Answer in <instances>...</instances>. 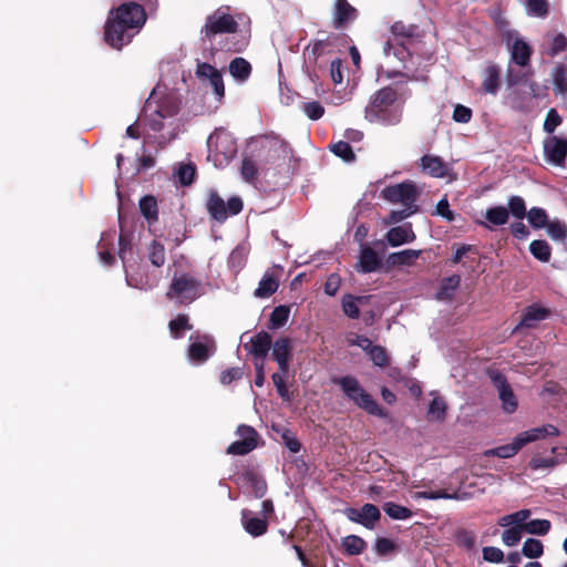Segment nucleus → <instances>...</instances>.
Returning <instances> with one entry per match:
<instances>
[{
	"label": "nucleus",
	"mask_w": 567,
	"mask_h": 567,
	"mask_svg": "<svg viewBox=\"0 0 567 567\" xmlns=\"http://www.w3.org/2000/svg\"><path fill=\"white\" fill-rule=\"evenodd\" d=\"M279 287L278 279L269 272H266L259 281L258 288L254 295L257 298H269L272 296Z\"/></svg>",
	"instance_id": "c756f323"
},
{
	"label": "nucleus",
	"mask_w": 567,
	"mask_h": 567,
	"mask_svg": "<svg viewBox=\"0 0 567 567\" xmlns=\"http://www.w3.org/2000/svg\"><path fill=\"white\" fill-rule=\"evenodd\" d=\"M358 10L348 0H336L332 10V24L336 30L346 29L357 20Z\"/></svg>",
	"instance_id": "f3484780"
},
{
	"label": "nucleus",
	"mask_w": 567,
	"mask_h": 567,
	"mask_svg": "<svg viewBox=\"0 0 567 567\" xmlns=\"http://www.w3.org/2000/svg\"><path fill=\"white\" fill-rule=\"evenodd\" d=\"M336 383L341 388L346 396L360 409L374 416H386L385 410L361 386L357 378L352 375L341 377L336 380Z\"/></svg>",
	"instance_id": "0eeeda50"
},
{
	"label": "nucleus",
	"mask_w": 567,
	"mask_h": 567,
	"mask_svg": "<svg viewBox=\"0 0 567 567\" xmlns=\"http://www.w3.org/2000/svg\"><path fill=\"white\" fill-rule=\"evenodd\" d=\"M527 218L530 225L536 229L546 227L549 221L546 210L540 207L530 208L527 213Z\"/></svg>",
	"instance_id": "49530a36"
},
{
	"label": "nucleus",
	"mask_w": 567,
	"mask_h": 567,
	"mask_svg": "<svg viewBox=\"0 0 567 567\" xmlns=\"http://www.w3.org/2000/svg\"><path fill=\"white\" fill-rule=\"evenodd\" d=\"M244 208V202L239 196H231L225 202L216 190H210L206 200V209L209 216L224 223L228 217L238 215Z\"/></svg>",
	"instance_id": "9d476101"
},
{
	"label": "nucleus",
	"mask_w": 567,
	"mask_h": 567,
	"mask_svg": "<svg viewBox=\"0 0 567 567\" xmlns=\"http://www.w3.org/2000/svg\"><path fill=\"white\" fill-rule=\"evenodd\" d=\"M508 212L517 219H523L526 214L525 200L520 196H512L508 198Z\"/></svg>",
	"instance_id": "5fc2aeb1"
},
{
	"label": "nucleus",
	"mask_w": 567,
	"mask_h": 567,
	"mask_svg": "<svg viewBox=\"0 0 567 567\" xmlns=\"http://www.w3.org/2000/svg\"><path fill=\"white\" fill-rule=\"evenodd\" d=\"M374 548L379 556H388L395 550V544L386 537H379L375 540Z\"/></svg>",
	"instance_id": "69168bd1"
},
{
	"label": "nucleus",
	"mask_w": 567,
	"mask_h": 567,
	"mask_svg": "<svg viewBox=\"0 0 567 567\" xmlns=\"http://www.w3.org/2000/svg\"><path fill=\"white\" fill-rule=\"evenodd\" d=\"M228 69L230 75L239 82L248 80L252 71L251 64L244 58L233 59Z\"/></svg>",
	"instance_id": "a878e982"
},
{
	"label": "nucleus",
	"mask_w": 567,
	"mask_h": 567,
	"mask_svg": "<svg viewBox=\"0 0 567 567\" xmlns=\"http://www.w3.org/2000/svg\"><path fill=\"white\" fill-rule=\"evenodd\" d=\"M359 270L364 274L373 272L381 267L379 255L370 246H362L359 257Z\"/></svg>",
	"instance_id": "b1692460"
},
{
	"label": "nucleus",
	"mask_w": 567,
	"mask_h": 567,
	"mask_svg": "<svg viewBox=\"0 0 567 567\" xmlns=\"http://www.w3.org/2000/svg\"><path fill=\"white\" fill-rule=\"evenodd\" d=\"M551 524L548 519H532L523 528L524 532L532 535L544 536L550 530Z\"/></svg>",
	"instance_id": "37998d69"
},
{
	"label": "nucleus",
	"mask_w": 567,
	"mask_h": 567,
	"mask_svg": "<svg viewBox=\"0 0 567 567\" xmlns=\"http://www.w3.org/2000/svg\"><path fill=\"white\" fill-rule=\"evenodd\" d=\"M203 295V284L190 274L174 276L166 291V298L177 305H190Z\"/></svg>",
	"instance_id": "1a4fd4ad"
},
{
	"label": "nucleus",
	"mask_w": 567,
	"mask_h": 567,
	"mask_svg": "<svg viewBox=\"0 0 567 567\" xmlns=\"http://www.w3.org/2000/svg\"><path fill=\"white\" fill-rule=\"evenodd\" d=\"M491 379L498 390L503 411L508 414L514 413L517 410L518 402L506 377L501 372H493Z\"/></svg>",
	"instance_id": "4468645a"
},
{
	"label": "nucleus",
	"mask_w": 567,
	"mask_h": 567,
	"mask_svg": "<svg viewBox=\"0 0 567 567\" xmlns=\"http://www.w3.org/2000/svg\"><path fill=\"white\" fill-rule=\"evenodd\" d=\"M446 403L441 398H434L429 406V416L436 420V421H443L446 415Z\"/></svg>",
	"instance_id": "864d4df0"
},
{
	"label": "nucleus",
	"mask_w": 567,
	"mask_h": 567,
	"mask_svg": "<svg viewBox=\"0 0 567 567\" xmlns=\"http://www.w3.org/2000/svg\"><path fill=\"white\" fill-rule=\"evenodd\" d=\"M148 259L153 266L162 267L166 260L164 245L153 240L148 247Z\"/></svg>",
	"instance_id": "79ce46f5"
},
{
	"label": "nucleus",
	"mask_w": 567,
	"mask_h": 567,
	"mask_svg": "<svg viewBox=\"0 0 567 567\" xmlns=\"http://www.w3.org/2000/svg\"><path fill=\"white\" fill-rule=\"evenodd\" d=\"M421 171L434 178H444L449 174V165L437 155L425 154L420 158Z\"/></svg>",
	"instance_id": "6ab92c4d"
},
{
	"label": "nucleus",
	"mask_w": 567,
	"mask_h": 567,
	"mask_svg": "<svg viewBox=\"0 0 567 567\" xmlns=\"http://www.w3.org/2000/svg\"><path fill=\"white\" fill-rule=\"evenodd\" d=\"M331 152L342 158L344 162H352L355 159V155L352 147L348 142L339 141L330 146Z\"/></svg>",
	"instance_id": "de8ad7c7"
},
{
	"label": "nucleus",
	"mask_w": 567,
	"mask_h": 567,
	"mask_svg": "<svg viewBox=\"0 0 567 567\" xmlns=\"http://www.w3.org/2000/svg\"><path fill=\"white\" fill-rule=\"evenodd\" d=\"M476 539L477 535L474 530L458 527L454 532L455 544L467 551H472L476 548Z\"/></svg>",
	"instance_id": "bb28decb"
},
{
	"label": "nucleus",
	"mask_w": 567,
	"mask_h": 567,
	"mask_svg": "<svg viewBox=\"0 0 567 567\" xmlns=\"http://www.w3.org/2000/svg\"><path fill=\"white\" fill-rule=\"evenodd\" d=\"M501 87V68L495 63H489L484 70L482 90L485 93L496 95Z\"/></svg>",
	"instance_id": "5701e85b"
},
{
	"label": "nucleus",
	"mask_w": 567,
	"mask_h": 567,
	"mask_svg": "<svg viewBox=\"0 0 567 567\" xmlns=\"http://www.w3.org/2000/svg\"><path fill=\"white\" fill-rule=\"evenodd\" d=\"M143 6L128 1L112 8L104 25V40L113 49L121 50L132 42L146 22Z\"/></svg>",
	"instance_id": "f03ea898"
},
{
	"label": "nucleus",
	"mask_w": 567,
	"mask_h": 567,
	"mask_svg": "<svg viewBox=\"0 0 567 567\" xmlns=\"http://www.w3.org/2000/svg\"><path fill=\"white\" fill-rule=\"evenodd\" d=\"M230 11L229 6H220L208 14L205 24L200 29L202 38L212 41L218 34H236L239 31L237 19H240L243 14L235 16Z\"/></svg>",
	"instance_id": "423d86ee"
},
{
	"label": "nucleus",
	"mask_w": 567,
	"mask_h": 567,
	"mask_svg": "<svg viewBox=\"0 0 567 567\" xmlns=\"http://www.w3.org/2000/svg\"><path fill=\"white\" fill-rule=\"evenodd\" d=\"M555 91L558 93H567V70L563 65H558L554 71Z\"/></svg>",
	"instance_id": "13d9d810"
},
{
	"label": "nucleus",
	"mask_w": 567,
	"mask_h": 567,
	"mask_svg": "<svg viewBox=\"0 0 567 567\" xmlns=\"http://www.w3.org/2000/svg\"><path fill=\"white\" fill-rule=\"evenodd\" d=\"M272 346L270 333L262 330L244 343V349L254 357L255 361H265Z\"/></svg>",
	"instance_id": "dca6fc26"
},
{
	"label": "nucleus",
	"mask_w": 567,
	"mask_h": 567,
	"mask_svg": "<svg viewBox=\"0 0 567 567\" xmlns=\"http://www.w3.org/2000/svg\"><path fill=\"white\" fill-rule=\"evenodd\" d=\"M255 449V444H250L248 440H238L227 447V453L231 455H246Z\"/></svg>",
	"instance_id": "680f3d73"
},
{
	"label": "nucleus",
	"mask_w": 567,
	"mask_h": 567,
	"mask_svg": "<svg viewBox=\"0 0 567 567\" xmlns=\"http://www.w3.org/2000/svg\"><path fill=\"white\" fill-rule=\"evenodd\" d=\"M178 111L179 102L175 95H158L157 92L153 90L145 101L142 116L152 131L159 132L164 127L163 121L175 116Z\"/></svg>",
	"instance_id": "20e7f679"
},
{
	"label": "nucleus",
	"mask_w": 567,
	"mask_h": 567,
	"mask_svg": "<svg viewBox=\"0 0 567 567\" xmlns=\"http://www.w3.org/2000/svg\"><path fill=\"white\" fill-rule=\"evenodd\" d=\"M288 371L289 370H279L278 369V372H275L272 375H271V379H272V382L277 389V392L279 394V396L284 400V401H290V394H289V390L285 383V378L286 375L288 374Z\"/></svg>",
	"instance_id": "09e8293b"
},
{
	"label": "nucleus",
	"mask_w": 567,
	"mask_h": 567,
	"mask_svg": "<svg viewBox=\"0 0 567 567\" xmlns=\"http://www.w3.org/2000/svg\"><path fill=\"white\" fill-rule=\"evenodd\" d=\"M346 517L368 529H373L381 518V512L374 504L367 503L361 508L347 507L343 511Z\"/></svg>",
	"instance_id": "ddd939ff"
},
{
	"label": "nucleus",
	"mask_w": 567,
	"mask_h": 567,
	"mask_svg": "<svg viewBox=\"0 0 567 567\" xmlns=\"http://www.w3.org/2000/svg\"><path fill=\"white\" fill-rule=\"evenodd\" d=\"M195 175H196L195 165H193L190 163L181 165V167L178 168V172H177L179 183L184 186H189L194 182Z\"/></svg>",
	"instance_id": "052dcab7"
},
{
	"label": "nucleus",
	"mask_w": 567,
	"mask_h": 567,
	"mask_svg": "<svg viewBox=\"0 0 567 567\" xmlns=\"http://www.w3.org/2000/svg\"><path fill=\"white\" fill-rule=\"evenodd\" d=\"M140 210L144 218L150 225L154 224L158 219V206L157 200L152 195L143 196L140 199Z\"/></svg>",
	"instance_id": "c85d7f7f"
},
{
	"label": "nucleus",
	"mask_w": 567,
	"mask_h": 567,
	"mask_svg": "<svg viewBox=\"0 0 567 567\" xmlns=\"http://www.w3.org/2000/svg\"><path fill=\"white\" fill-rule=\"evenodd\" d=\"M132 250L133 246L131 236L128 234L121 233L118 236V257L122 259L126 272L127 255L131 256Z\"/></svg>",
	"instance_id": "603ef678"
},
{
	"label": "nucleus",
	"mask_w": 567,
	"mask_h": 567,
	"mask_svg": "<svg viewBox=\"0 0 567 567\" xmlns=\"http://www.w3.org/2000/svg\"><path fill=\"white\" fill-rule=\"evenodd\" d=\"M400 82L374 92L364 110L365 118L373 123L396 125L402 118V104L411 95L409 89L399 91Z\"/></svg>",
	"instance_id": "7ed1b4c3"
},
{
	"label": "nucleus",
	"mask_w": 567,
	"mask_h": 567,
	"mask_svg": "<svg viewBox=\"0 0 567 567\" xmlns=\"http://www.w3.org/2000/svg\"><path fill=\"white\" fill-rule=\"evenodd\" d=\"M114 235H115L114 233L113 234H103L101 237V240L99 243V248H100L99 255H100L101 260L106 266H112L115 261V256L109 249V246L114 240Z\"/></svg>",
	"instance_id": "a19ab883"
},
{
	"label": "nucleus",
	"mask_w": 567,
	"mask_h": 567,
	"mask_svg": "<svg viewBox=\"0 0 567 567\" xmlns=\"http://www.w3.org/2000/svg\"><path fill=\"white\" fill-rule=\"evenodd\" d=\"M303 112L310 120L317 121L323 116L324 107L319 102H308L303 105Z\"/></svg>",
	"instance_id": "338daca9"
},
{
	"label": "nucleus",
	"mask_w": 567,
	"mask_h": 567,
	"mask_svg": "<svg viewBox=\"0 0 567 567\" xmlns=\"http://www.w3.org/2000/svg\"><path fill=\"white\" fill-rule=\"evenodd\" d=\"M342 547L347 555L355 556L363 553L367 547V543L363 538L357 535H349L342 539Z\"/></svg>",
	"instance_id": "4c0bfd02"
},
{
	"label": "nucleus",
	"mask_w": 567,
	"mask_h": 567,
	"mask_svg": "<svg viewBox=\"0 0 567 567\" xmlns=\"http://www.w3.org/2000/svg\"><path fill=\"white\" fill-rule=\"evenodd\" d=\"M236 433L240 437V440H248L250 444H255V446L257 447L259 434L252 426L241 424L237 427Z\"/></svg>",
	"instance_id": "0e129e2a"
},
{
	"label": "nucleus",
	"mask_w": 567,
	"mask_h": 567,
	"mask_svg": "<svg viewBox=\"0 0 567 567\" xmlns=\"http://www.w3.org/2000/svg\"><path fill=\"white\" fill-rule=\"evenodd\" d=\"M549 237L554 240L565 241L567 238L566 223L555 219L546 225Z\"/></svg>",
	"instance_id": "a18cd8bd"
},
{
	"label": "nucleus",
	"mask_w": 567,
	"mask_h": 567,
	"mask_svg": "<svg viewBox=\"0 0 567 567\" xmlns=\"http://www.w3.org/2000/svg\"><path fill=\"white\" fill-rule=\"evenodd\" d=\"M240 520L245 532L252 537L262 536L268 530L267 519L264 517L252 516V512L250 509H241Z\"/></svg>",
	"instance_id": "aec40b11"
},
{
	"label": "nucleus",
	"mask_w": 567,
	"mask_h": 567,
	"mask_svg": "<svg viewBox=\"0 0 567 567\" xmlns=\"http://www.w3.org/2000/svg\"><path fill=\"white\" fill-rule=\"evenodd\" d=\"M460 284H461L460 275H452L450 277L444 278L441 281L440 289L436 293L437 299H440V300L452 299L455 290L460 287Z\"/></svg>",
	"instance_id": "72a5a7b5"
},
{
	"label": "nucleus",
	"mask_w": 567,
	"mask_h": 567,
	"mask_svg": "<svg viewBox=\"0 0 567 567\" xmlns=\"http://www.w3.org/2000/svg\"><path fill=\"white\" fill-rule=\"evenodd\" d=\"M522 554L528 558H538L544 554V545L539 539L527 538L523 544Z\"/></svg>",
	"instance_id": "c03bdc74"
},
{
	"label": "nucleus",
	"mask_w": 567,
	"mask_h": 567,
	"mask_svg": "<svg viewBox=\"0 0 567 567\" xmlns=\"http://www.w3.org/2000/svg\"><path fill=\"white\" fill-rule=\"evenodd\" d=\"M368 354H369L370 359L372 360V362L374 363V365L380 367V368H384V367L389 365L390 358H389V354L384 347L374 344L369 350Z\"/></svg>",
	"instance_id": "3c124183"
},
{
	"label": "nucleus",
	"mask_w": 567,
	"mask_h": 567,
	"mask_svg": "<svg viewBox=\"0 0 567 567\" xmlns=\"http://www.w3.org/2000/svg\"><path fill=\"white\" fill-rule=\"evenodd\" d=\"M172 336L176 339L182 338L184 332L192 330L193 326L189 323L187 315L181 313L168 323Z\"/></svg>",
	"instance_id": "58836bf2"
},
{
	"label": "nucleus",
	"mask_w": 567,
	"mask_h": 567,
	"mask_svg": "<svg viewBox=\"0 0 567 567\" xmlns=\"http://www.w3.org/2000/svg\"><path fill=\"white\" fill-rule=\"evenodd\" d=\"M567 49V38L563 33L556 34L548 50V55L556 56Z\"/></svg>",
	"instance_id": "774afa93"
},
{
	"label": "nucleus",
	"mask_w": 567,
	"mask_h": 567,
	"mask_svg": "<svg viewBox=\"0 0 567 567\" xmlns=\"http://www.w3.org/2000/svg\"><path fill=\"white\" fill-rule=\"evenodd\" d=\"M523 532H524L523 526H513L503 532L502 540L508 547L516 546L522 539Z\"/></svg>",
	"instance_id": "6e6d98bb"
},
{
	"label": "nucleus",
	"mask_w": 567,
	"mask_h": 567,
	"mask_svg": "<svg viewBox=\"0 0 567 567\" xmlns=\"http://www.w3.org/2000/svg\"><path fill=\"white\" fill-rule=\"evenodd\" d=\"M526 6L528 13L534 17L545 18L548 14L549 4L547 0H527Z\"/></svg>",
	"instance_id": "4d7b16f0"
},
{
	"label": "nucleus",
	"mask_w": 567,
	"mask_h": 567,
	"mask_svg": "<svg viewBox=\"0 0 567 567\" xmlns=\"http://www.w3.org/2000/svg\"><path fill=\"white\" fill-rule=\"evenodd\" d=\"M272 347V359L278 363L279 370H289V362L291 360V341L287 337L279 338L275 341Z\"/></svg>",
	"instance_id": "412c9836"
},
{
	"label": "nucleus",
	"mask_w": 567,
	"mask_h": 567,
	"mask_svg": "<svg viewBox=\"0 0 567 567\" xmlns=\"http://www.w3.org/2000/svg\"><path fill=\"white\" fill-rule=\"evenodd\" d=\"M187 354L190 361L202 364L209 359L212 352L206 343L195 341L189 344Z\"/></svg>",
	"instance_id": "473e14b6"
},
{
	"label": "nucleus",
	"mask_w": 567,
	"mask_h": 567,
	"mask_svg": "<svg viewBox=\"0 0 567 567\" xmlns=\"http://www.w3.org/2000/svg\"><path fill=\"white\" fill-rule=\"evenodd\" d=\"M530 254L542 262H548L551 257V248L546 240L535 239L529 244Z\"/></svg>",
	"instance_id": "c9c22d12"
},
{
	"label": "nucleus",
	"mask_w": 567,
	"mask_h": 567,
	"mask_svg": "<svg viewBox=\"0 0 567 567\" xmlns=\"http://www.w3.org/2000/svg\"><path fill=\"white\" fill-rule=\"evenodd\" d=\"M415 234L412 229V224L408 223L403 226L392 227L388 230L385 238L392 247H398L406 243H412L415 239Z\"/></svg>",
	"instance_id": "4be33fe9"
},
{
	"label": "nucleus",
	"mask_w": 567,
	"mask_h": 567,
	"mask_svg": "<svg viewBox=\"0 0 567 567\" xmlns=\"http://www.w3.org/2000/svg\"><path fill=\"white\" fill-rule=\"evenodd\" d=\"M392 38L383 44L385 63L378 69V76L386 80L395 78H409L403 70L408 69L406 62L411 59L410 48L417 41V27L396 21L391 25Z\"/></svg>",
	"instance_id": "f257e3e1"
},
{
	"label": "nucleus",
	"mask_w": 567,
	"mask_h": 567,
	"mask_svg": "<svg viewBox=\"0 0 567 567\" xmlns=\"http://www.w3.org/2000/svg\"><path fill=\"white\" fill-rule=\"evenodd\" d=\"M559 435V430L553 424H545L539 427H534L519 433L512 443L501 445L491 450H487L485 456H497L501 458H509L516 455L525 445L544 440L546 437H556Z\"/></svg>",
	"instance_id": "39448f33"
},
{
	"label": "nucleus",
	"mask_w": 567,
	"mask_h": 567,
	"mask_svg": "<svg viewBox=\"0 0 567 567\" xmlns=\"http://www.w3.org/2000/svg\"><path fill=\"white\" fill-rule=\"evenodd\" d=\"M237 483L250 488L255 498H262L267 493L266 480L254 468L244 470L238 475Z\"/></svg>",
	"instance_id": "a211bd4d"
},
{
	"label": "nucleus",
	"mask_w": 567,
	"mask_h": 567,
	"mask_svg": "<svg viewBox=\"0 0 567 567\" xmlns=\"http://www.w3.org/2000/svg\"><path fill=\"white\" fill-rule=\"evenodd\" d=\"M543 151L546 161L557 167H564L567 158V138L550 135L543 142Z\"/></svg>",
	"instance_id": "f8f14e48"
},
{
	"label": "nucleus",
	"mask_w": 567,
	"mask_h": 567,
	"mask_svg": "<svg viewBox=\"0 0 567 567\" xmlns=\"http://www.w3.org/2000/svg\"><path fill=\"white\" fill-rule=\"evenodd\" d=\"M369 299L370 296L344 295L341 301L343 313L350 319H358L360 317L359 305L368 303Z\"/></svg>",
	"instance_id": "393cba45"
},
{
	"label": "nucleus",
	"mask_w": 567,
	"mask_h": 567,
	"mask_svg": "<svg viewBox=\"0 0 567 567\" xmlns=\"http://www.w3.org/2000/svg\"><path fill=\"white\" fill-rule=\"evenodd\" d=\"M240 174L245 182L255 183L258 177V167L255 161L251 158H244L240 166Z\"/></svg>",
	"instance_id": "8fccbe9b"
},
{
	"label": "nucleus",
	"mask_w": 567,
	"mask_h": 567,
	"mask_svg": "<svg viewBox=\"0 0 567 567\" xmlns=\"http://www.w3.org/2000/svg\"><path fill=\"white\" fill-rule=\"evenodd\" d=\"M289 315L290 308L288 306L280 305L276 307L270 313L268 328L272 330L282 328L287 323Z\"/></svg>",
	"instance_id": "e433bc0d"
},
{
	"label": "nucleus",
	"mask_w": 567,
	"mask_h": 567,
	"mask_svg": "<svg viewBox=\"0 0 567 567\" xmlns=\"http://www.w3.org/2000/svg\"><path fill=\"white\" fill-rule=\"evenodd\" d=\"M532 55L530 47L523 40L517 39L512 47V60L520 65L526 66L529 63Z\"/></svg>",
	"instance_id": "7c9ffc66"
},
{
	"label": "nucleus",
	"mask_w": 567,
	"mask_h": 567,
	"mask_svg": "<svg viewBox=\"0 0 567 567\" xmlns=\"http://www.w3.org/2000/svg\"><path fill=\"white\" fill-rule=\"evenodd\" d=\"M384 513L392 519H409L413 516V512L394 502H386L383 504Z\"/></svg>",
	"instance_id": "ea45409f"
},
{
	"label": "nucleus",
	"mask_w": 567,
	"mask_h": 567,
	"mask_svg": "<svg viewBox=\"0 0 567 567\" xmlns=\"http://www.w3.org/2000/svg\"><path fill=\"white\" fill-rule=\"evenodd\" d=\"M381 197L389 203H401L404 207H419L415 202L419 197V189L411 181L389 185L381 190Z\"/></svg>",
	"instance_id": "9b49d317"
},
{
	"label": "nucleus",
	"mask_w": 567,
	"mask_h": 567,
	"mask_svg": "<svg viewBox=\"0 0 567 567\" xmlns=\"http://www.w3.org/2000/svg\"><path fill=\"white\" fill-rule=\"evenodd\" d=\"M485 219L493 226H503L509 219V212L504 206H494L485 212Z\"/></svg>",
	"instance_id": "f704fd0d"
},
{
	"label": "nucleus",
	"mask_w": 567,
	"mask_h": 567,
	"mask_svg": "<svg viewBox=\"0 0 567 567\" xmlns=\"http://www.w3.org/2000/svg\"><path fill=\"white\" fill-rule=\"evenodd\" d=\"M208 159L216 167L226 166L237 154V144L230 133L219 128L207 138Z\"/></svg>",
	"instance_id": "6e6552de"
},
{
	"label": "nucleus",
	"mask_w": 567,
	"mask_h": 567,
	"mask_svg": "<svg viewBox=\"0 0 567 567\" xmlns=\"http://www.w3.org/2000/svg\"><path fill=\"white\" fill-rule=\"evenodd\" d=\"M334 35H328L326 39H317L311 41L305 49V54L308 53L313 58L315 61L317 59L330 51V48L333 45Z\"/></svg>",
	"instance_id": "cd10ccee"
},
{
	"label": "nucleus",
	"mask_w": 567,
	"mask_h": 567,
	"mask_svg": "<svg viewBox=\"0 0 567 567\" xmlns=\"http://www.w3.org/2000/svg\"><path fill=\"white\" fill-rule=\"evenodd\" d=\"M551 313V309L539 303H532L524 308L520 321L515 330L520 328L534 329L538 322L549 319Z\"/></svg>",
	"instance_id": "2eb2a0df"
},
{
	"label": "nucleus",
	"mask_w": 567,
	"mask_h": 567,
	"mask_svg": "<svg viewBox=\"0 0 567 567\" xmlns=\"http://www.w3.org/2000/svg\"><path fill=\"white\" fill-rule=\"evenodd\" d=\"M417 210H419V207H404L403 209H400V210H391L386 218V223L388 224L400 223V221L404 220L405 218L417 213Z\"/></svg>",
	"instance_id": "e2e57ef3"
},
{
	"label": "nucleus",
	"mask_w": 567,
	"mask_h": 567,
	"mask_svg": "<svg viewBox=\"0 0 567 567\" xmlns=\"http://www.w3.org/2000/svg\"><path fill=\"white\" fill-rule=\"evenodd\" d=\"M421 250L405 249L392 252L388 257V262L392 266H411L421 256Z\"/></svg>",
	"instance_id": "2f4dec72"
},
{
	"label": "nucleus",
	"mask_w": 567,
	"mask_h": 567,
	"mask_svg": "<svg viewBox=\"0 0 567 567\" xmlns=\"http://www.w3.org/2000/svg\"><path fill=\"white\" fill-rule=\"evenodd\" d=\"M561 122L563 118L557 112V110L550 109L546 114L543 128L546 133L551 135L555 132V130L561 124Z\"/></svg>",
	"instance_id": "bf43d9fd"
}]
</instances>
